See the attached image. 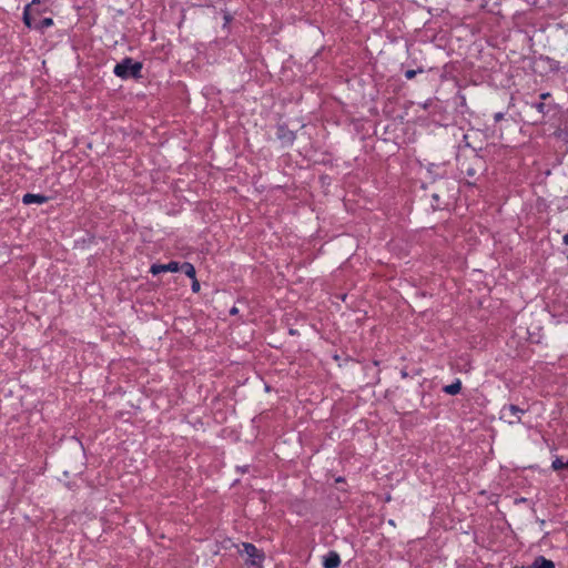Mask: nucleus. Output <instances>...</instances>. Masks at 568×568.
Here are the masks:
<instances>
[{
  "mask_svg": "<svg viewBox=\"0 0 568 568\" xmlns=\"http://www.w3.org/2000/svg\"><path fill=\"white\" fill-rule=\"evenodd\" d=\"M143 69L142 62L133 61L132 58H124L121 62L116 63L113 73L123 80L133 78L140 79Z\"/></svg>",
  "mask_w": 568,
  "mask_h": 568,
  "instance_id": "f257e3e1",
  "label": "nucleus"
},
{
  "mask_svg": "<svg viewBox=\"0 0 568 568\" xmlns=\"http://www.w3.org/2000/svg\"><path fill=\"white\" fill-rule=\"evenodd\" d=\"M241 547L239 554L246 556L244 559L245 568H263L265 555L262 550L251 542H242Z\"/></svg>",
  "mask_w": 568,
  "mask_h": 568,
  "instance_id": "f03ea898",
  "label": "nucleus"
},
{
  "mask_svg": "<svg viewBox=\"0 0 568 568\" xmlns=\"http://www.w3.org/2000/svg\"><path fill=\"white\" fill-rule=\"evenodd\" d=\"M524 414L525 409L516 405H504L500 409V419L508 423L509 425H515L520 423L521 416Z\"/></svg>",
  "mask_w": 568,
  "mask_h": 568,
  "instance_id": "7ed1b4c3",
  "label": "nucleus"
},
{
  "mask_svg": "<svg viewBox=\"0 0 568 568\" xmlns=\"http://www.w3.org/2000/svg\"><path fill=\"white\" fill-rule=\"evenodd\" d=\"M51 1L52 0H31V2L23 8L22 21L24 26L32 29V10L34 6L49 4Z\"/></svg>",
  "mask_w": 568,
  "mask_h": 568,
  "instance_id": "20e7f679",
  "label": "nucleus"
},
{
  "mask_svg": "<svg viewBox=\"0 0 568 568\" xmlns=\"http://www.w3.org/2000/svg\"><path fill=\"white\" fill-rule=\"evenodd\" d=\"M180 263L175 261H171L168 264H152L150 267V272L153 275H159L164 272H179Z\"/></svg>",
  "mask_w": 568,
  "mask_h": 568,
  "instance_id": "39448f33",
  "label": "nucleus"
},
{
  "mask_svg": "<svg viewBox=\"0 0 568 568\" xmlns=\"http://www.w3.org/2000/svg\"><path fill=\"white\" fill-rule=\"evenodd\" d=\"M276 138L284 144L290 145L295 140V134L285 124L277 125Z\"/></svg>",
  "mask_w": 568,
  "mask_h": 568,
  "instance_id": "423d86ee",
  "label": "nucleus"
},
{
  "mask_svg": "<svg viewBox=\"0 0 568 568\" xmlns=\"http://www.w3.org/2000/svg\"><path fill=\"white\" fill-rule=\"evenodd\" d=\"M22 202L26 205L43 204L48 202V197L41 194L26 193L22 197Z\"/></svg>",
  "mask_w": 568,
  "mask_h": 568,
  "instance_id": "0eeeda50",
  "label": "nucleus"
},
{
  "mask_svg": "<svg viewBox=\"0 0 568 568\" xmlns=\"http://www.w3.org/2000/svg\"><path fill=\"white\" fill-rule=\"evenodd\" d=\"M341 564L339 555L336 551H329L324 558V568H337Z\"/></svg>",
  "mask_w": 568,
  "mask_h": 568,
  "instance_id": "6e6552de",
  "label": "nucleus"
},
{
  "mask_svg": "<svg viewBox=\"0 0 568 568\" xmlns=\"http://www.w3.org/2000/svg\"><path fill=\"white\" fill-rule=\"evenodd\" d=\"M531 568H556L552 560L547 559L544 556H539L535 559Z\"/></svg>",
  "mask_w": 568,
  "mask_h": 568,
  "instance_id": "1a4fd4ad",
  "label": "nucleus"
},
{
  "mask_svg": "<svg viewBox=\"0 0 568 568\" xmlns=\"http://www.w3.org/2000/svg\"><path fill=\"white\" fill-rule=\"evenodd\" d=\"M443 390L448 395H457L462 390V382L460 379H456L454 383L446 385Z\"/></svg>",
  "mask_w": 568,
  "mask_h": 568,
  "instance_id": "9d476101",
  "label": "nucleus"
},
{
  "mask_svg": "<svg viewBox=\"0 0 568 568\" xmlns=\"http://www.w3.org/2000/svg\"><path fill=\"white\" fill-rule=\"evenodd\" d=\"M54 24L53 22V19L52 18H43L40 22L38 23H34L32 21V28L40 31V32H43L45 29L52 27Z\"/></svg>",
  "mask_w": 568,
  "mask_h": 568,
  "instance_id": "9b49d317",
  "label": "nucleus"
},
{
  "mask_svg": "<svg viewBox=\"0 0 568 568\" xmlns=\"http://www.w3.org/2000/svg\"><path fill=\"white\" fill-rule=\"evenodd\" d=\"M180 271H182L187 277L194 278L196 277V271L193 264L189 262H184L180 265Z\"/></svg>",
  "mask_w": 568,
  "mask_h": 568,
  "instance_id": "f8f14e48",
  "label": "nucleus"
},
{
  "mask_svg": "<svg viewBox=\"0 0 568 568\" xmlns=\"http://www.w3.org/2000/svg\"><path fill=\"white\" fill-rule=\"evenodd\" d=\"M49 11H50L49 4L34 6L33 10H32V17L40 16V14L49 12Z\"/></svg>",
  "mask_w": 568,
  "mask_h": 568,
  "instance_id": "ddd939ff",
  "label": "nucleus"
},
{
  "mask_svg": "<svg viewBox=\"0 0 568 568\" xmlns=\"http://www.w3.org/2000/svg\"><path fill=\"white\" fill-rule=\"evenodd\" d=\"M551 468L554 470H561L564 468H567V465L560 457H556L551 463Z\"/></svg>",
  "mask_w": 568,
  "mask_h": 568,
  "instance_id": "4468645a",
  "label": "nucleus"
},
{
  "mask_svg": "<svg viewBox=\"0 0 568 568\" xmlns=\"http://www.w3.org/2000/svg\"><path fill=\"white\" fill-rule=\"evenodd\" d=\"M532 106L542 115H545L547 113V105L545 102H538V103H535L532 104Z\"/></svg>",
  "mask_w": 568,
  "mask_h": 568,
  "instance_id": "2eb2a0df",
  "label": "nucleus"
},
{
  "mask_svg": "<svg viewBox=\"0 0 568 568\" xmlns=\"http://www.w3.org/2000/svg\"><path fill=\"white\" fill-rule=\"evenodd\" d=\"M422 71H423L422 69H419V70H418V72H422ZM416 74H417V70H412V69H410V70H406V71H405V78H406L407 80H412V79H414Z\"/></svg>",
  "mask_w": 568,
  "mask_h": 568,
  "instance_id": "dca6fc26",
  "label": "nucleus"
},
{
  "mask_svg": "<svg viewBox=\"0 0 568 568\" xmlns=\"http://www.w3.org/2000/svg\"><path fill=\"white\" fill-rule=\"evenodd\" d=\"M200 287H201V286H200V283H199V281L196 280V277L192 278V286H191L192 292H193V293H199V292H200Z\"/></svg>",
  "mask_w": 568,
  "mask_h": 568,
  "instance_id": "f3484780",
  "label": "nucleus"
},
{
  "mask_svg": "<svg viewBox=\"0 0 568 568\" xmlns=\"http://www.w3.org/2000/svg\"><path fill=\"white\" fill-rule=\"evenodd\" d=\"M548 98H550V93L549 92H545V93H541L540 94V99L544 101V100H547Z\"/></svg>",
  "mask_w": 568,
  "mask_h": 568,
  "instance_id": "a211bd4d",
  "label": "nucleus"
},
{
  "mask_svg": "<svg viewBox=\"0 0 568 568\" xmlns=\"http://www.w3.org/2000/svg\"><path fill=\"white\" fill-rule=\"evenodd\" d=\"M562 243L568 245V234H565L562 237Z\"/></svg>",
  "mask_w": 568,
  "mask_h": 568,
  "instance_id": "6ab92c4d",
  "label": "nucleus"
},
{
  "mask_svg": "<svg viewBox=\"0 0 568 568\" xmlns=\"http://www.w3.org/2000/svg\"><path fill=\"white\" fill-rule=\"evenodd\" d=\"M230 313H231L232 315H235V314L237 313V308H236V307H233V308L230 311Z\"/></svg>",
  "mask_w": 568,
  "mask_h": 568,
  "instance_id": "aec40b11",
  "label": "nucleus"
},
{
  "mask_svg": "<svg viewBox=\"0 0 568 568\" xmlns=\"http://www.w3.org/2000/svg\"><path fill=\"white\" fill-rule=\"evenodd\" d=\"M501 118H503V114H501V113H497V114L495 115V119H496L497 121H498V120H500Z\"/></svg>",
  "mask_w": 568,
  "mask_h": 568,
  "instance_id": "412c9836",
  "label": "nucleus"
},
{
  "mask_svg": "<svg viewBox=\"0 0 568 568\" xmlns=\"http://www.w3.org/2000/svg\"><path fill=\"white\" fill-rule=\"evenodd\" d=\"M344 481H345V479H344L343 477H338V478L336 479V483H344Z\"/></svg>",
  "mask_w": 568,
  "mask_h": 568,
  "instance_id": "4be33fe9",
  "label": "nucleus"
},
{
  "mask_svg": "<svg viewBox=\"0 0 568 568\" xmlns=\"http://www.w3.org/2000/svg\"><path fill=\"white\" fill-rule=\"evenodd\" d=\"M567 468H568V460L566 462Z\"/></svg>",
  "mask_w": 568,
  "mask_h": 568,
  "instance_id": "5701e85b",
  "label": "nucleus"
}]
</instances>
